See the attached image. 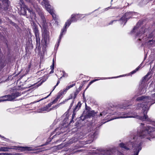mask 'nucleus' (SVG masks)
<instances>
[{"mask_svg": "<svg viewBox=\"0 0 155 155\" xmlns=\"http://www.w3.org/2000/svg\"><path fill=\"white\" fill-rule=\"evenodd\" d=\"M137 136L133 138L134 142L132 144V147H134L135 151L134 155H138L139 152L141 149L142 142L140 139L143 138L150 140V138L155 137V123L153 126H147L146 128H143L140 131H138Z\"/></svg>", "mask_w": 155, "mask_h": 155, "instance_id": "obj_1", "label": "nucleus"}, {"mask_svg": "<svg viewBox=\"0 0 155 155\" xmlns=\"http://www.w3.org/2000/svg\"><path fill=\"white\" fill-rule=\"evenodd\" d=\"M137 101H142V103H139L137 104L136 109H140V107L142 108L143 113L141 116L134 115L133 116H135L137 119H139L143 121H150V120L148 118V116L147 115V112L149 109V106L155 103V102L153 103H151V100L150 98L148 97H144L142 96L138 97L136 100Z\"/></svg>", "mask_w": 155, "mask_h": 155, "instance_id": "obj_2", "label": "nucleus"}, {"mask_svg": "<svg viewBox=\"0 0 155 155\" xmlns=\"http://www.w3.org/2000/svg\"><path fill=\"white\" fill-rule=\"evenodd\" d=\"M127 107L126 106H124V105H120L117 107V110L116 111L112 113H110L111 115H115L114 117L110 119L109 121L113 120L114 119H120V118H132L136 117L135 116H128L125 113L122 112H120L119 111L120 110L125 109H126Z\"/></svg>", "mask_w": 155, "mask_h": 155, "instance_id": "obj_3", "label": "nucleus"}, {"mask_svg": "<svg viewBox=\"0 0 155 155\" xmlns=\"http://www.w3.org/2000/svg\"><path fill=\"white\" fill-rule=\"evenodd\" d=\"M21 95V93L16 92L15 93H12L11 95H5L4 96L0 97V102L6 101H12L17 97L20 96Z\"/></svg>", "mask_w": 155, "mask_h": 155, "instance_id": "obj_4", "label": "nucleus"}, {"mask_svg": "<svg viewBox=\"0 0 155 155\" xmlns=\"http://www.w3.org/2000/svg\"><path fill=\"white\" fill-rule=\"evenodd\" d=\"M43 4L42 3V5H45V8L46 10L52 15L53 18L55 21L57 20V18L56 15L54 13L53 9L51 8V6L50 5L48 0H43Z\"/></svg>", "mask_w": 155, "mask_h": 155, "instance_id": "obj_5", "label": "nucleus"}, {"mask_svg": "<svg viewBox=\"0 0 155 155\" xmlns=\"http://www.w3.org/2000/svg\"><path fill=\"white\" fill-rule=\"evenodd\" d=\"M34 8L36 10V11L38 12L40 17V21L43 25H45L46 23V21L44 16L42 14L41 10L39 7L37 5H35L33 6Z\"/></svg>", "mask_w": 155, "mask_h": 155, "instance_id": "obj_6", "label": "nucleus"}, {"mask_svg": "<svg viewBox=\"0 0 155 155\" xmlns=\"http://www.w3.org/2000/svg\"><path fill=\"white\" fill-rule=\"evenodd\" d=\"M135 14L134 12H129L126 13L121 18L120 21H122V24L124 23L125 24L127 21V20L133 17V14Z\"/></svg>", "mask_w": 155, "mask_h": 155, "instance_id": "obj_7", "label": "nucleus"}, {"mask_svg": "<svg viewBox=\"0 0 155 155\" xmlns=\"http://www.w3.org/2000/svg\"><path fill=\"white\" fill-rule=\"evenodd\" d=\"M43 40L44 41L45 44L46 45L49 40V33L45 30H44L42 34Z\"/></svg>", "mask_w": 155, "mask_h": 155, "instance_id": "obj_8", "label": "nucleus"}, {"mask_svg": "<svg viewBox=\"0 0 155 155\" xmlns=\"http://www.w3.org/2000/svg\"><path fill=\"white\" fill-rule=\"evenodd\" d=\"M21 10H23L24 11V13L23 14L24 15H25L26 13V10H28V12L30 13V14L31 13H32L33 15H34V18H35V14L32 12V10H31V9H29L27 6L26 5L24 4L21 1Z\"/></svg>", "mask_w": 155, "mask_h": 155, "instance_id": "obj_9", "label": "nucleus"}, {"mask_svg": "<svg viewBox=\"0 0 155 155\" xmlns=\"http://www.w3.org/2000/svg\"><path fill=\"white\" fill-rule=\"evenodd\" d=\"M112 110L111 109H109L108 110H105L100 114V116H104L107 114L109 113L111 115L110 113H112L111 111Z\"/></svg>", "mask_w": 155, "mask_h": 155, "instance_id": "obj_10", "label": "nucleus"}, {"mask_svg": "<svg viewBox=\"0 0 155 155\" xmlns=\"http://www.w3.org/2000/svg\"><path fill=\"white\" fill-rule=\"evenodd\" d=\"M13 148L9 147H0V152H6L9 151V150L10 149H13Z\"/></svg>", "mask_w": 155, "mask_h": 155, "instance_id": "obj_11", "label": "nucleus"}, {"mask_svg": "<svg viewBox=\"0 0 155 155\" xmlns=\"http://www.w3.org/2000/svg\"><path fill=\"white\" fill-rule=\"evenodd\" d=\"M145 29L144 28H140L139 31L137 33V35L138 37L141 36L145 32Z\"/></svg>", "mask_w": 155, "mask_h": 155, "instance_id": "obj_12", "label": "nucleus"}, {"mask_svg": "<svg viewBox=\"0 0 155 155\" xmlns=\"http://www.w3.org/2000/svg\"><path fill=\"white\" fill-rule=\"evenodd\" d=\"M33 31L35 35V36L38 37L39 35V31L36 25H34L33 27Z\"/></svg>", "mask_w": 155, "mask_h": 155, "instance_id": "obj_13", "label": "nucleus"}, {"mask_svg": "<svg viewBox=\"0 0 155 155\" xmlns=\"http://www.w3.org/2000/svg\"><path fill=\"white\" fill-rule=\"evenodd\" d=\"M60 83V81L59 80H58L57 82V83L56 84V85H55L54 87V89H53V90L49 94V95H48L46 97H45L44 98H42V99H41L40 100H39L37 101L36 102H39L41 100H42L44 99H45L46 98H48L51 94L52 92L54 90V89H55V87H56L58 86V84H59V83Z\"/></svg>", "mask_w": 155, "mask_h": 155, "instance_id": "obj_14", "label": "nucleus"}, {"mask_svg": "<svg viewBox=\"0 0 155 155\" xmlns=\"http://www.w3.org/2000/svg\"><path fill=\"white\" fill-rule=\"evenodd\" d=\"M79 15L78 14H73L71 15V19L70 20H71V22H75L77 21L76 18L78 17Z\"/></svg>", "mask_w": 155, "mask_h": 155, "instance_id": "obj_15", "label": "nucleus"}, {"mask_svg": "<svg viewBox=\"0 0 155 155\" xmlns=\"http://www.w3.org/2000/svg\"><path fill=\"white\" fill-rule=\"evenodd\" d=\"M95 114L94 111L92 110L88 112L87 114V116L88 117H93Z\"/></svg>", "mask_w": 155, "mask_h": 155, "instance_id": "obj_16", "label": "nucleus"}, {"mask_svg": "<svg viewBox=\"0 0 155 155\" xmlns=\"http://www.w3.org/2000/svg\"><path fill=\"white\" fill-rule=\"evenodd\" d=\"M150 75V73H148L146 75L143 77V82H145L146 81H147L150 78V77H149V76Z\"/></svg>", "mask_w": 155, "mask_h": 155, "instance_id": "obj_17", "label": "nucleus"}, {"mask_svg": "<svg viewBox=\"0 0 155 155\" xmlns=\"http://www.w3.org/2000/svg\"><path fill=\"white\" fill-rule=\"evenodd\" d=\"M65 31L64 29V27L63 28V29L61 31V32L60 35L59 37V39L58 40V46L59 45V43L60 42L61 40V38H62V36L63 35V33L64 31Z\"/></svg>", "mask_w": 155, "mask_h": 155, "instance_id": "obj_18", "label": "nucleus"}, {"mask_svg": "<svg viewBox=\"0 0 155 155\" xmlns=\"http://www.w3.org/2000/svg\"><path fill=\"white\" fill-rule=\"evenodd\" d=\"M71 20L69 19L65 23L64 26V29L65 31H66L67 29L66 27L68 26V27L71 24Z\"/></svg>", "mask_w": 155, "mask_h": 155, "instance_id": "obj_19", "label": "nucleus"}, {"mask_svg": "<svg viewBox=\"0 0 155 155\" xmlns=\"http://www.w3.org/2000/svg\"><path fill=\"white\" fill-rule=\"evenodd\" d=\"M51 110V109L49 110L48 106H46V107H43L41 109L40 112H42L45 111L48 112L50 111Z\"/></svg>", "mask_w": 155, "mask_h": 155, "instance_id": "obj_20", "label": "nucleus"}, {"mask_svg": "<svg viewBox=\"0 0 155 155\" xmlns=\"http://www.w3.org/2000/svg\"><path fill=\"white\" fill-rule=\"evenodd\" d=\"M81 104L80 102H78L74 108V111L75 112L76 111H77L79 110V108L81 107Z\"/></svg>", "mask_w": 155, "mask_h": 155, "instance_id": "obj_21", "label": "nucleus"}, {"mask_svg": "<svg viewBox=\"0 0 155 155\" xmlns=\"http://www.w3.org/2000/svg\"><path fill=\"white\" fill-rule=\"evenodd\" d=\"M120 146L122 148H124L127 150H129V148L127 147L123 143H120L119 144Z\"/></svg>", "mask_w": 155, "mask_h": 155, "instance_id": "obj_22", "label": "nucleus"}, {"mask_svg": "<svg viewBox=\"0 0 155 155\" xmlns=\"http://www.w3.org/2000/svg\"><path fill=\"white\" fill-rule=\"evenodd\" d=\"M94 133H93L91 134V137L90 140H89L87 141V143H90L91 142H92L94 140Z\"/></svg>", "mask_w": 155, "mask_h": 155, "instance_id": "obj_23", "label": "nucleus"}, {"mask_svg": "<svg viewBox=\"0 0 155 155\" xmlns=\"http://www.w3.org/2000/svg\"><path fill=\"white\" fill-rule=\"evenodd\" d=\"M75 85V83H74L70 85L69 86L66 87V88L64 90V91H67L69 89L71 88L74 86Z\"/></svg>", "mask_w": 155, "mask_h": 155, "instance_id": "obj_24", "label": "nucleus"}, {"mask_svg": "<svg viewBox=\"0 0 155 155\" xmlns=\"http://www.w3.org/2000/svg\"><path fill=\"white\" fill-rule=\"evenodd\" d=\"M61 94L58 95L57 97L52 102V104H54L57 102L58 99L60 97Z\"/></svg>", "mask_w": 155, "mask_h": 155, "instance_id": "obj_25", "label": "nucleus"}, {"mask_svg": "<svg viewBox=\"0 0 155 155\" xmlns=\"http://www.w3.org/2000/svg\"><path fill=\"white\" fill-rule=\"evenodd\" d=\"M148 44L150 45H154L155 44V41L154 40H150L148 42Z\"/></svg>", "mask_w": 155, "mask_h": 155, "instance_id": "obj_26", "label": "nucleus"}, {"mask_svg": "<svg viewBox=\"0 0 155 155\" xmlns=\"http://www.w3.org/2000/svg\"><path fill=\"white\" fill-rule=\"evenodd\" d=\"M35 37H36V41L37 42V43L38 44V42L39 43L40 38L39 37V35H38V37H37L36 36H35Z\"/></svg>", "mask_w": 155, "mask_h": 155, "instance_id": "obj_27", "label": "nucleus"}, {"mask_svg": "<svg viewBox=\"0 0 155 155\" xmlns=\"http://www.w3.org/2000/svg\"><path fill=\"white\" fill-rule=\"evenodd\" d=\"M140 65H141V64L135 70L132 71L131 72L132 74H134L139 69V68L140 67Z\"/></svg>", "mask_w": 155, "mask_h": 155, "instance_id": "obj_28", "label": "nucleus"}, {"mask_svg": "<svg viewBox=\"0 0 155 155\" xmlns=\"http://www.w3.org/2000/svg\"><path fill=\"white\" fill-rule=\"evenodd\" d=\"M79 91L77 90L76 92L74 93V97H73V98L74 99L75 98L76 95H77V94L79 93Z\"/></svg>", "mask_w": 155, "mask_h": 155, "instance_id": "obj_29", "label": "nucleus"}, {"mask_svg": "<svg viewBox=\"0 0 155 155\" xmlns=\"http://www.w3.org/2000/svg\"><path fill=\"white\" fill-rule=\"evenodd\" d=\"M10 153H0V155H11Z\"/></svg>", "mask_w": 155, "mask_h": 155, "instance_id": "obj_30", "label": "nucleus"}, {"mask_svg": "<svg viewBox=\"0 0 155 155\" xmlns=\"http://www.w3.org/2000/svg\"><path fill=\"white\" fill-rule=\"evenodd\" d=\"M31 67V65H28V68H27V70H26V73L27 74L29 71V68H30Z\"/></svg>", "mask_w": 155, "mask_h": 155, "instance_id": "obj_31", "label": "nucleus"}, {"mask_svg": "<svg viewBox=\"0 0 155 155\" xmlns=\"http://www.w3.org/2000/svg\"><path fill=\"white\" fill-rule=\"evenodd\" d=\"M137 25L136 26H135L133 30V32H135L137 30V29L138 28V27L137 26Z\"/></svg>", "mask_w": 155, "mask_h": 155, "instance_id": "obj_32", "label": "nucleus"}, {"mask_svg": "<svg viewBox=\"0 0 155 155\" xmlns=\"http://www.w3.org/2000/svg\"><path fill=\"white\" fill-rule=\"evenodd\" d=\"M54 60H53V64H52V65L51 67V69L52 70H54Z\"/></svg>", "mask_w": 155, "mask_h": 155, "instance_id": "obj_33", "label": "nucleus"}, {"mask_svg": "<svg viewBox=\"0 0 155 155\" xmlns=\"http://www.w3.org/2000/svg\"><path fill=\"white\" fill-rule=\"evenodd\" d=\"M25 1L28 2H30L31 3H33V1L32 0H25ZM38 1L39 2V0H38Z\"/></svg>", "mask_w": 155, "mask_h": 155, "instance_id": "obj_34", "label": "nucleus"}, {"mask_svg": "<svg viewBox=\"0 0 155 155\" xmlns=\"http://www.w3.org/2000/svg\"><path fill=\"white\" fill-rule=\"evenodd\" d=\"M63 74L62 75L63 77H67V74H66L64 72H63Z\"/></svg>", "mask_w": 155, "mask_h": 155, "instance_id": "obj_35", "label": "nucleus"}, {"mask_svg": "<svg viewBox=\"0 0 155 155\" xmlns=\"http://www.w3.org/2000/svg\"><path fill=\"white\" fill-rule=\"evenodd\" d=\"M93 82H94L93 81H91V82H90V83H89L88 85V86L87 87H88L92 84V83Z\"/></svg>", "mask_w": 155, "mask_h": 155, "instance_id": "obj_36", "label": "nucleus"}, {"mask_svg": "<svg viewBox=\"0 0 155 155\" xmlns=\"http://www.w3.org/2000/svg\"><path fill=\"white\" fill-rule=\"evenodd\" d=\"M73 103H74V101H73L71 103V104L70 105L69 107L70 108H71V107H72V106H73Z\"/></svg>", "mask_w": 155, "mask_h": 155, "instance_id": "obj_37", "label": "nucleus"}, {"mask_svg": "<svg viewBox=\"0 0 155 155\" xmlns=\"http://www.w3.org/2000/svg\"><path fill=\"white\" fill-rule=\"evenodd\" d=\"M52 104V102H51V103H50V104H48V105L47 106H48V108L49 107H51V106L52 104Z\"/></svg>", "mask_w": 155, "mask_h": 155, "instance_id": "obj_38", "label": "nucleus"}, {"mask_svg": "<svg viewBox=\"0 0 155 155\" xmlns=\"http://www.w3.org/2000/svg\"><path fill=\"white\" fill-rule=\"evenodd\" d=\"M102 78L101 79H110V78Z\"/></svg>", "mask_w": 155, "mask_h": 155, "instance_id": "obj_39", "label": "nucleus"}, {"mask_svg": "<svg viewBox=\"0 0 155 155\" xmlns=\"http://www.w3.org/2000/svg\"><path fill=\"white\" fill-rule=\"evenodd\" d=\"M117 21V20H114L112 21L110 23V24H112L114 21Z\"/></svg>", "mask_w": 155, "mask_h": 155, "instance_id": "obj_40", "label": "nucleus"}, {"mask_svg": "<svg viewBox=\"0 0 155 155\" xmlns=\"http://www.w3.org/2000/svg\"><path fill=\"white\" fill-rule=\"evenodd\" d=\"M81 88H82V87L81 86H80L79 87V91L81 90Z\"/></svg>", "mask_w": 155, "mask_h": 155, "instance_id": "obj_41", "label": "nucleus"}, {"mask_svg": "<svg viewBox=\"0 0 155 155\" xmlns=\"http://www.w3.org/2000/svg\"><path fill=\"white\" fill-rule=\"evenodd\" d=\"M61 145H59L58 146V149H59V148H61Z\"/></svg>", "mask_w": 155, "mask_h": 155, "instance_id": "obj_42", "label": "nucleus"}, {"mask_svg": "<svg viewBox=\"0 0 155 155\" xmlns=\"http://www.w3.org/2000/svg\"><path fill=\"white\" fill-rule=\"evenodd\" d=\"M98 79H94V80H93V82H95V81H98Z\"/></svg>", "mask_w": 155, "mask_h": 155, "instance_id": "obj_43", "label": "nucleus"}, {"mask_svg": "<svg viewBox=\"0 0 155 155\" xmlns=\"http://www.w3.org/2000/svg\"><path fill=\"white\" fill-rule=\"evenodd\" d=\"M53 70H52L51 71L50 73H53V72H54V71Z\"/></svg>", "mask_w": 155, "mask_h": 155, "instance_id": "obj_44", "label": "nucleus"}, {"mask_svg": "<svg viewBox=\"0 0 155 155\" xmlns=\"http://www.w3.org/2000/svg\"><path fill=\"white\" fill-rule=\"evenodd\" d=\"M74 114H72V117H74Z\"/></svg>", "mask_w": 155, "mask_h": 155, "instance_id": "obj_45", "label": "nucleus"}, {"mask_svg": "<svg viewBox=\"0 0 155 155\" xmlns=\"http://www.w3.org/2000/svg\"><path fill=\"white\" fill-rule=\"evenodd\" d=\"M127 146H128V147H130V146H129V145H128Z\"/></svg>", "mask_w": 155, "mask_h": 155, "instance_id": "obj_46", "label": "nucleus"}, {"mask_svg": "<svg viewBox=\"0 0 155 155\" xmlns=\"http://www.w3.org/2000/svg\"><path fill=\"white\" fill-rule=\"evenodd\" d=\"M63 77L62 76L60 78V79H61Z\"/></svg>", "mask_w": 155, "mask_h": 155, "instance_id": "obj_47", "label": "nucleus"}, {"mask_svg": "<svg viewBox=\"0 0 155 155\" xmlns=\"http://www.w3.org/2000/svg\"><path fill=\"white\" fill-rule=\"evenodd\" d=\"M133 142H134V141H132V142H131V143H133Z\"/></svg>", "mask_w": 155, "mask_h": 155, "instance_id": "obj_48", "label": "nucleus"}, {"mask_svg": "<svg viewBox=\"0 0 155 155\" xmlns=\"http://www.w3.org/2000/svg\"><path fill=\"white\" fill-rule=\"evenodd\" d=\"M139 40H140V38H139Z\"/></svg>", "mask_w": 155, "mask_h": 155, "instance_id": "obj_49", "label": "nucleus"}, {"mask_svg": "<svg viewBox=\"0 0 155 155\" xmlns=\"http://www.w3.org/2000/svg\"><path fill=\"white\" fill-rule=\"evenodd\" d=\"M113 0H111V1H112Z\"/></svg>", "mask_w": 155, "mask_h": 155, "instance_id": "obj_50", "label": "nucleus"}]
</instances>
